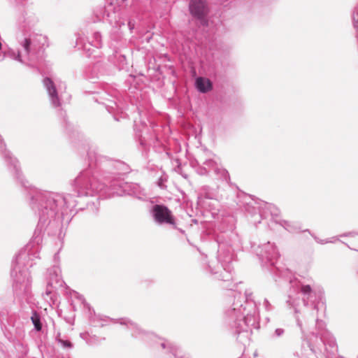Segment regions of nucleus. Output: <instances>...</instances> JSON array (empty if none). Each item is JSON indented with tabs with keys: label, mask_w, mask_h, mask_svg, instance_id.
<instances>
[{
	"label": "nucleus",
	"mask_w": 358,
	"mask_h": 358,
	"mask_svg": "<svg viewBox=\"0 0 358 358\" xmlns=\"http://www.w3.org/2000/svg\"><path fill=\"white\" fill-rule=\"evenodd\" d=\"M31 320L34 325L35 329L37 331H40L41 329V324L40 318L38 317V316L35 315V316L31 317Z\"/></svg>",
	"instance_id": "nucleus-10"
},
{
	"label": "nucleus",
	"mask_w": 358,
	"mask_h": 358,
	"mask_svg": "<svg viewBox=\"0 0 358 358\" xmlns=\"http://www.w3.org/2000/svg\"><path fill=\"white\" fill-rule=\"evenodd\" d=\"M17 59L18 61H20V62H22V60H21V54H20V53L18 54L17 57Z\"/></svg>",
	"instance_id": "nucleus-16"
},
{
	"label": "nucleus",
	"mask_w": 358,
	"mask_h": 358,
	"mask_svg": "<svg viewBox=\"0 0 358 358\" xmlns=\"http://www.w3.org/2000/svg\"><path fill=\"white\" fill-rule=\"evenodd\" d=\"M51 294H52V290L48 288V289H46V292H45V295L49 296V295H50Z\"/></svg>",
	"instance_id": "nucleus-15"
},
{
	"label": "nucleus",
	"mask_w": 358,
	"mask_h": 358,
	"mask_svg": "<svg viewBox=\"0 0 358 358\" xmlns=\"http://www.w3.org/2000/svg\"><path fill=\"white\" fill-rule=\"evenodd\" d=\"M6 157H10V156L8 155H6Z\"/></svg>",
	"instance_id": "nucleus-19"
},
{
	"label": "nucleus",
	"mask_w": 358,
	"mask_h": 358,
	"mask_svg": "<svg viewBox=\"0 0 358 358\" xmlns=\"http://www.w3.org/2000/svg\"><path fill=\"white\" fill-rule=\"evenodd\" d=\"M275 332L278 336H280L283 334L284 331L282 329H277Z\"/></svg>",
	"instance_id": "nucleus-13"
},
{
	"label": "nucleus",
	"mask_w": 358,
	"mask_h": 358,
	"mask_svg": "<svg viewBox=\"0 0 358 358\" xmlns=\"http://www.w3.org/2000/svg\"><path fill=\"white\" fill-rule=\"evenodd\" d=\"M11 162H12V164L14 166V169H15L17 170V161L15 159H11Z\"/></svg>",
	"instance_id": "nucleus-14"
},
{
	"label": "nucleus",
	"mask_w": 358,
	"mask_h": 358,
	"mask_svg": "<svg viewBox=\"0 0 358 358\" xmlns=\"http://www.w3.org/2000/svg\"><path fill=\"white\" fill-rule=\"evenodd\" d=\"M162 346L164 348H165V344H164V343H162Z\"/></svg>",
	"instance_id": "nucleus-18"
},
{
	"label": "nucleus",
	"mask_w": 358,
	"mask_h": 358,
	"mask_svg": "<svg viewBox=\"0 0 358 358\" xmlns=\"http://www.w3.org/2000/svg\"><path fill=\"white\" fill-rule=\"evenodd\" d=\"M43 85L48 92L52 105L55 107L59 106L60 102L53 82L50 78H45L43 80Z\"/></svg>",
	"instance_id": "nucleus-4"
},
{
	"label": "nucleus",
	"mask_w": 358,
	"mask_h": 358,
	"mask_svg": "<svg viewBox=\"0 0 358 358\" xmlns=\"http://www.w3.org/2000/svg\"><path fill=\"white\" fill-rule=\"evenodd\" d=\"M30 44L31 41L28 38H24L21 43V45L24 49V52L26 55H29Z\"/></svg>",
	"instance_id": "nucleus-8"
},
{
	"label": "nucleus",
	"mask_w": 358,
	"mask_h": 358,
	"mask_svg": "<svg viewBox=\"0 0 358 358\" xmlns=\"http://www.w3.org/2000/svg\"><path fill=\"white\" fill-rule=\"evenodd\" d=\"M189 11L193 16L202 19L208 12L205 0H191Z\"/></svg>",
	"instance_id": "nucleus-3"
},
{
	"label": "nucleus",
	"mask_w": 358,
	"mask_h": 358,
	"mask_svg": "<svg viewBox=\"0 0 358 358\" xmlns=\"http://www.w3.org/2000/svg\"><path fill=\"white\" fill-rule=\"evenodd\" d=\"M215 171L217 175H220L226 181L229 180V173L226 169H216Z\"/></svg>",
	"instance_id": "nucleus-7"
},
{
	"label": "nucleus",
	"mask_w": 358,
	"mask_h": 358,
	"mask_svg": "<svg viewBox=\"0 0 358 358\" xmlns=\"http://www.w3.org/2000/svg\"><path fill=\"white\" fill-rule=\"evenodd\" d=\"M17 268L15 266L11 272V275L14 278L16 283L24 285L27 286L30 282L29 273L27 270L19 271V273H17Z\"/></svg>",
	"instance_id": "nucleus-5"
},
{
	"label": "nucleus",
	"mask_w": 358,
	"mask_h": 358,
	"mask_svg": "<svg viewBox=\"0 0 358 358\" xmlns=\"http://www.w3.org/2000/svg\"><path fill=\"white\" fill-rule=\"evenodd\" d=\"M76 185L79 195L92 196L101 190V185L94 178L83 175L76 179Z\"/></svg>",
	"instance_id": "nucleus-1"
},
{
	"label": "nucleus",
	"mask_w": 358,
	"mask_h": 358,
	"mask_svg": "<svg viewBox=\"0 0 358 358\" xmlns=\"http://www.w3.org/2000/svg\"><path fill=\"white\" fill-rule=\"evenodd\" d=\"M357 238H358V237H357Z\"/></svg>",
	"instance_id": "nucleus-21"
},
{
	"label": "nucleus",
	"mask_w": 358,
	"mask_h": 358,
	"mask_svg": "<svg viewBox=\"0 0 358 358\" xmlns=\"http://www.w3.org/2000/svg\"><path fill=\"white\" fill-rule=\"evenodd\" d=\"M44 198L45 196H43V194L40 193L38 196H37V197L36 198V201H40V202H44Z\"/></svg>",
	"instance_id": "nucleus-12"
},
{
	"label": "nucleus",
	"mask_w": 358,
	"mask_h": 358,
	"mask_svg": "<svg viewBox=\"0 0 358 358\" xmlns=\"http://www.w3.org/2000/svg\"><path fill=\"white\" fill-rule=\"evenodd\" d=\"M48 203H50V202H51V201H50V200H46V201H45V208H47V207H48Z\"/></svg>",
	"instance_id": "nucleus-17"
},
{
	"label": "nucleus",
	"mask_w": 358,
	"mask_h": 358,
	"mask_svg": "<svg viewBox=\"0 0 358 358\" xmlns=\"http://www.w3.org/2000/svg\"><path fill=\"white\" fill-rule=\"evenodd\" d=\"M301 292L303 294H309L311 292V288L309 285H304V286H302L301 287Z\"/></svg>",
	"instance_id": "nucleus-11"
},
{
	"label": "nucleus",
	"mask_w": 358,
	"mask_h": 358,
	"mask_svg": "<svg viewBox=\"0 0 358 358\" xmlns=\"http://www.w3.org/2000/svg\"><path fill=\"white\" fill-rule=\"evenodd\" d=\"M56 340L64 348H71L73 347L72 343L69 341L63 340L58 337H57Z\"/></svg>",
	"instance_id": "nucleus-9"
},
{
	"label": "nucleus",
	"mask_w": 358,
	"mask_h": 358,
	"mask_svg": "<svg viewBox=\"0 0 358 358\" xmlns=\"http://www.w3.org/2000/svg\"><path fill=\"white\" fill-rule=\"evenodd\" d=\"M355 250L358 251V248H355Z\"/></svg>",
	"instance_id": "nucleus-20"
},
{
	"label": "nucleus",
	"mask_w": 358,
	"mask_h": 358,
	"mask_svg": "<svg viewBox=\"0 0 358 358\" xmlns=\"http://www.w3.org/2000/svg\"><path fill=\"white\" fill-rule=\"evenodd\" d=\"M196 86L201 92H206L211 89V83L208 79L198 78L196 80Z\"/></svg>",
	"instance_id": "nucleus-6"
},
{
	"label": "nucleus",
	"mask_w": 358,
	"mask_h": 358,
	"mask_svg": "<svg viewBox=\"0 0 358 358\" xmlns=\"http://www.w3.org/2000/svg\"><path fill=\"white\" fill-rule=\"evenodd\" d=\"M153 216L157 222L175 224L171 210L164 206L155 205L152 209Z\"/></svg>",
	"instance_id": "nucleus-2"
}]
</instances>
